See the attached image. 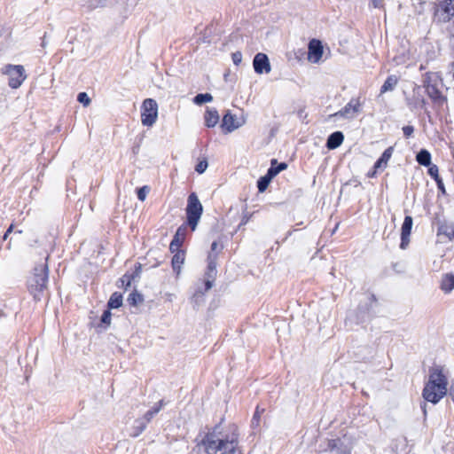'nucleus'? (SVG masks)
Wrapping results in <instances>:
<instances>
[{
  "mask_svg": "<svg viewBox=\"0 0 454 454\" xmlns=\"http://www.w3.org/2000/svg\"><path fill=\"white\" fill-rule=\"evenodd\" d=\"M239 434L235 426L230 427L228 432L215 427L213 432L207 434L202 440V444L207 454H242L239 448Z\"/></svg>",
  "mask_w": 454,
  "mask_h": 454,
  "instance_id": "f257e3e1",
  "label": "nucleus"
},
{
  "mask_svg": "<svg viewBox=\"0 0 454 454\" xmlns=\"http://www.w3.org/2000/svg\"><path fill=\"white\" fill-rule=\"evenodd\" d=\"M448 380L441 366H434L429 370L428 381L423 389L426 401L437 403L448 391Z\"/></svg>",
  "mask_w": 454,
  "mask_h": 454,
  "instance_id": "f03ea898",
  "label": "nucleus"
},
{
  "mask_svg": "<svg viewBox=\"0 0 454 454\" xmlns=\"http://www.w3.org/2000/svg\"><path fill=\"white\" fill-rule=\"evenodd\" d=\"M48 266L46 263H41L35 267L33 275L27 281L30 293L35 300L40 301L47 289Z\"/></svg>",
  "mask_w": 454,
  "mask_h": 454,
  "instance_id": "7ed1b4c3",
  "label": "nucleus"
},
{
  "mask_svg": "<svg viewBox=\"0 0 454 454\" xmlns=\"http://www.w3.org/2000/svg\"><path fill=\"white\" fill-rule=\"evenodd\" d=\"M1 74L8 77V85L12 89L20 88L27 79L26 70L21 65H4L1 68Z\"/></svg>",
  "mask_w": 454,
  "mask_h": 454,
  "instance_id": "20e7f679",
  "label": "nucleus"
},
{
  "mask_svg": "<svg viewBox=\"0 0 454 454\" xmlns=\"http://www.w3.org/2000/svg\"><path fill=\"white\" fill-rule=\"evenodd\" d=\"M203 207L195 193H192L188 197L186 215L187 223L192 231L197 227V224L201 217Z\"/></svg>",
  "mask_w": 454,
  "mask_h": 454,
  "instance_id": "39448f33",
  "label": "nucleus"
},
{
  "mask_svg": "<svg viewBox=\"0 0 454 454\" xmlns=\"http://www.w3.org/2000/svg\"><path fill=\"white\" fill-rule=\"evenodd\" d=\"M158 117V104L153 98H146L142 105L141 121L143 125L153 126Z\"/></svg>",
  "mask_w": 454,
  "mask_h": 454,
  "instance_id": "423d86ee",
  "label": "nucleus"
},
{
  "mask_svg": "<svg viewBox=\"0 0 454 454\" xmlns=\"http://www.w3.org/2000/svg\"><path fill=\"white\" fill-rule=\"evenodd\" d=\"M438 81L441 76L438 74H428L424 81L427 95L435 102L442 103L446 101V98L442 96L438 88Z\"/></svg>",
  "mask_w": 454,
  "mask_h": 454,
  "instance_id": "0eeeda50",
  "label": "nucleus"
},
{
  "mask_svg": "<svg viewBox=\"0 0 454 454\" xmlns=\"http://www.w3.org/2000/svg\"><path fill=\"white\" fill-rule=\"evenodd\" d=\"M165 405L163 400H160L153 409L149 410L142 419L135 421L134 433L131 434L133 437L138 436L146 427V425L153 419V418L162 409Z\"/></svg>",
  "mask_w": 454,
  "mask_h": 454,
  "instance_id": "6e6552de",
  "label": "nucleus"
},
{
  "mask_svg": "<svg viewBox=\"0 0 454 454\" xmlns=\"http://www.w3.org/2000/svg\"><path fill=\"white\" fill-rule=\"evenodd\" d=\"M253 66H254V71L259 74H262L263 73L269 74L271 70L270 63L268 56L266 54L261 53V52L257 53L254 56V60H253Z\"/></svg>",
  "mask_w": 454,
  "mask_h": 454,
  "instance_id": "1a4fd4ad",
  "label": "nucleus"
},
{
  "mask_svg": "<svg viewBox=\"0 0 454 454\" xmlns=\"http://www.w3.org/2000/svg\"><path fill=\"white\" fill-rule=\"evenodd\" d=\"M244 123V118H238L228 111L223 117L222 127L224 128L227 132H232L241 127Z\"/></svg>",
  "mask_w": 454,
  "mask_h": 454,
  "instance_id": "9d476101",
  "label": "nucleus"
},
{
  "mask_svg": "<svg viewBox=\"0 0 454 454\" xmlns=\"http://www.w3.org/2000/svg\"><path fill=\"white\" fill-rule=\"evenodd\" d=\"M440 21L447 22L454 17V0H446L435 12Z\"/></svg>",
  "mask_w": 454,
  "mask_h": 454,
  "instance_id": "9b49d317",
  "label": "nucleus"
},
{
  "mask_svg": "<svg viewBox=\"0 0 454 454\" xmlns=\"http://www.w3.org/2000/svg\"><path fill=\"white\" fill-rule=\"evenodd\" d=\"M413 224V219L410 215L404 217L401 229V244L400 247L405 249L410 242V235Z\"/></svg>",
  "mask_w": 454,
  "mask_h": 454,
  "instance_id": "f8f14e48",
  "label": "nucleus"
},
{
  "mask_svg": "<svg viewBox=\"0 0 454 454\" xmlns=\"http://www.w3.org/2000/svg\"><path fill=\"white\" fill-rule=\"evenodd\" d=\"M360 103L358 99L352 98L343 109L334 114V116L340 115L344 118H354L360 112Z\"/></svg>",
  "mask_w": 454,
  "mask_h": 454,
  "instance_id": "ddd939ff",
  "label": "nucleus"
},
{
  "mask_svg": "<svg viewBox=\"0 0 454 454\" xmlns=\"http://www.w3.org/2000/svg\"><path fill=\"white\" fill-rule=\"evenodd\" d=\"M323 55V46L321 42L312 39L309 43L308 59L312 63H317Z\"/></svg>",
  "mask_w": 454,
  "mask_h": 454,
  "instance_id": "4468645a",
  "label": "nucleus"
},
{
  "mask_svg": "<svg viewBox=\"0 0 454 454\" xmlns=\"http://www.w3.org/2000/svg\"><path fill=\"white\" fill-rule=\"evenodd\" d=\"M441 82L446 90L454 91V62L449 66L448 71L443 76H441Z\"/></svg>",
  "mask_w": 454,
  "mask_h": 454,
  "instance_id": "2eb2a0df",
  "label": "nucleus"
},
{
  "mask_svg": "<svg viewBox=\"0 0 454 454\" xmlns=\"http://www.w3.org/2000/svg\"><path fill=\"white\" fill-rule=\"evenodd\" d=\"M184 232H185V227L181 226L177 229L171 243L169 246V249L172 253L179 250V247L183 244L184 239Z\"/></svg>",
  "mask_w": 454,
  "mask_h": 454,
  "instance_id": "dca6fc26",
  "label": "nucleus"
},
{
  "mask_svg": "<svg viewBox=\"0 0 454 454\" xmlns=\"http://www.w3.org/2000/svg\"><path fill=\"white\" fill-rule=\"evenodd\" d=\"M328 449L331 451H336L337 454H349L350 449L344 445V442L340 439H333L329 441Z\"/></svg>",
  "mask_w": 454,
  "mask_h": 454,
  "instance_id": "f3484780",
  "label": "nucleus"
},
{
  "mask_svg": "<svg viewBox=\"0 0 454 454\" xmlns=\"http://www.w3.org/2000/svg\"><path fill=\"white\" fill-rule=\"evenodd\" d=\"M343 140H344V136H343L342 132L335 131L328 137L327 142H326V146L328 149H331V150L336 149L342 144Z\"/></svg>",
  "mask_w": 454,
  "mask_h": 454,
  "instance_id": "a211bd4d",
  "label": "nucleus"
},
{
  "mask_svg": "<svg viewBox=\"0 0 454 454\" xmlns=\"http://www.w3.org/2000/svg\"><path fill=\"white\" fill-rule=\"evenodd\" d=\"M204 120L207 127H215L219 121L218 112L215 109L207 108L204 115Z\"/></svg>",
  "mask_w": 454,
  "mask_h": 454,
  "instance_id": "6ab92c4d",
  "label": "nucleus"
},
{
  "mask_svg": "<svg viewBox=\"0 0 454 454\" xmlns=\"http://www.w3.org/2000/svg\"><path fill=\"white\" fill-rule=\"evenodd\" d=\"M441 288L444 293H450L454 289V275L452 273L442 276Z\"/></svg>",
  "mask_w": 454,
  "mask_h": 454,
  "instance_id": "aec40b11",
  "label": "nucleus"
},
{
  "mask_svg": "<svg viewBox=\"0 0 454 454\" xmlns=\"http://www.w3.org/2000/svg\"><path fill=\"white\" fill-rule=\"evenodd\" d=\"M287 168V164L286 162H281L278 164V160L276 159L271 160L270 168L268 169L270 176H276L279 172L285 170Z\"/></svg>",
  "mask_w": 454,
  "mask_h": 454,
  "instance_id": "412c9836",
  "label": "nucleus"
},
{
  "mask_svg": "<svg viewBox=\"0 0 454 454\" xmlns=\"http://www.w3.org/2000/svg\"><path fill=\"white\" fill-rule=\"evenodd\" d=\"M416 159L417 161L422 166L429 167L431 164V154L426 149L420 150L418 153Z\"/></svg>",
  "mask_w": 454,
  "mask_h": 454,
  "instance_id": "4be33fe9",
  "label": "nucleus"
},
{
  "mask_svg": "<svg viewBox=\"0 0 454 454\" xmlns=\"http://www.w3.org/2000/svg\"><path fill=\"white\" fill-rule=\"evenodd\" d=\"M206 274L208 278L212 279H214L216 275L215 256H214L212 253L208 254V266Z\"/></svg>",
  "mask_w": 454,
  "mask_h": 454,
  "instance_id": "5701e85b",
  "label": "nucleus"
},
{
  "mask_svg": "<svg viewBox=\"0 0 454 454\" xmlns=\"http://www.w3.org/2000/svg\"><path fill=\"white\" fill-rule=\"evenodd\" d=\"M397 82H398V79H397V77L395 75L388 76L387 78V80L385 81L384 84L382 85V87L380 89V92L384 93V92H387L388 90H394V88L397 84Z\"/></svg>",
  "mask_w": 454,
  "mask_h": 454,
  "instance_id": "b1692460",
  "label": "nucleus"
},
{
  "mask_svg": "<svg viewBox=\"0 0 454 454\" xmlns=\"http://www.w3.org/2000/svg\"><path fill=\"white\" fill-rule=\"evenodd\" d=\"M272 178L273 176H270L269 172H267V174L264 176L260 177L259 180L257 181L258 191L260 192H263L269 186Z\"/></svg>",
  "mask_w": 454,
  "mask_h": 454,
  "instance_id": "393cba45",
  "label": "nucleus"
},
{
  "mask_svg": "<svg viewBox=\"0 0 454 454\" xmlns=\"http://www.w3.org/2000/svg\"><path fill=\"white\" fill-rule=\"evenodd\" d=\"M122 304V296L119 293H114L109 301H108V307L109 309H117L121 307Z\"/></svg>",
  "mask_w": 454,
  "mask_h": 454,
  "instance_id": "a878e982",
  "label": "nucleus"
},
{
  "mask_svg": "<svg viewBox=\"0 0 454 454\" xmlns=\"http://www.w3.org/2000/svg\"><path fill=\"white\" fill-rule=\"evenodd\" d=\"M176 253L175 254V255L173 256L172 258V266H173V269L176 270V269H180L181 267V264L184 263V251H176Z\"/></svg>",
  "mask_w": 454,
  "mask_h": 454,
  "instance_id": "bb28decb",
  "label": "nucleus"
},
{
  "mask_svg": "<svg viewBox=\"0 0 454 454\" xmlns=\"http://www.w3.org/2000/svg\"><path fill=\"white\" fill-rule=\"evenodd\" d=\"M213 100V97L209 93L205 94H198L194 98L193 102L197 105H202L207 102H210Z\"/></svg>",
  "mask_w": 454,
  "mask_h": 454,
  "instance_id": "cd10ccee",
  "label": "nucleus"
},
{
  "mask_svg": "<svg viewBox=\"0 0 454 454\" xmlns=\"http://www.w3.org/2000/svg\"><path fill=\"white\" fill-rule=\"evenodd\" d=\"M144 301L143 296L138 293H132L128 298V301L130 305L137 306L142 303Z\"/></svg>",
  "mask_w": 454,
  "mask_h": 454,
  "instance_id": "c85d7f7f",
  "label": "nucleus"
},
{
  "mask_svg": "<svg viewBox=\"0 0 454 454\" xmlns=\"http://www.w3.org/2000/svg\"><path fill=\"white\" fill-rule=\"evenodd\" d=\"M111 3H112L111 0H91L90 3V7L92 9L104 7Z\"/></svg>",
  "mask_w": 454,
  "mask_h": 454,
  "instance_id": "c756f323",
  "label": "nucleus"
},
{
  "mask_svg": "<svg viewBox=\"0 0 454 454\" xmlns=\"http://www.w3.org/2000/svg\"><path fill=\"white\" fill-rule=\"evenodd\" d=\"M77 100L84 106H88L90 104V98L85 92H80L77 96Z\"/></svg>",
  "mask_w": 454,
  "mask_h": 454,
  "instance_id": "7c9ffc66",
  "label": "nucleus"
},
{
  "mask_svg": "<svg viewBox=\"0 0 454 454\" xmlns=\"http://www.w3.org/2000/svg\"><path fill=\"white\" fill-rule=\"evenodd\" d=\"M150 189L148 186H143L137 190V198L144 201L149 192Z\"/></svg>",
  "mask_w": 454,
  "mask_h": 454,
  "instance_id": "2f4dec72",
  "label": "nucleus"
},
{
  "mask_svg": "<svg viewBox=\"0 0 454 454\" xmlns=\"http://www.w3.org/2000/svg\"><path fill=\"white\" fill-rule=\"evenodd\" d=\"M392 152H393V148L392 147H388L387 149H386L384 151V153H382L380 159L381 160L384 161V165H387V161L389 160V159L391 158V155H392Z\"/></svg>",
  "mask_w": 454,
  "mask_h": 454,
  "instance_id": "473e14b6",
  "label": "nucleus"
},
{
  "mask_svg": "<svg viewBox=\"0 0 454 454\" xmlns=\"http://www.w3.org/2000/svg\"><path fill=\"white\" fill-rule=\"evenodd\" d=\"M207 168V161L206 160H200L195 167V170L199 174H202L206 171Z\"/></svg>",
  "mask_w": 454,
  "mask_h": 454,
  "instance_id": "72a5a7b5",
  "label": "nucleus"
},
{
  "mask_svg": "<svg viewBox=\"0 0 454 454\" xmlns=\"http://www.w3.org/2000/svg\"><path fill=\"white\" fill-rule=\"evenodd\" d=\"M111 316L112 314L110 310H105L101 316V322L106 325H109L111 323Z\"/></svg>",
  "mask_w": 454,
  "mask_h": 454,
  "instance_id": "f704fd0d",
  "label": "nucleus"
},
{
  "mask_svg": "<svg viewBox=\"0 0 454 454\" xmlns=\"http://www.w3.org/2000/svg\"><path fill=\"white\" fill-rule=\"evenodd\" d=\"M231 58H232L233 63L238 66L242 61V53L240 51H236V52L232 53Z\"/></svg>",
  "mask_w": 454,
  "mask_h": 454,
  "instance_id": "c9c22d12",
  "label": "nucleus"
},
{
  "mask_svg": "<svg viewBox=\"0 0 454 454\" xmlns=\"http://www.w3.org/2000/svg\"><path fill=\"white\" fill-rule=\"evenodd\" d=\"M141 271H142V266H141V264H138L137 266H136L135 271L132 274H129L130 277H132V281H135L136 279L140 278Z\"/></svg>",
  "mask_w": 454,
  "mask_h": 454,
  "instance_id": "e433bc0d",
  "label": "nucleus"
},
{
  "mask_svg": "<svg viewBox=\"0 0 454 454\" xmlns=\"http://www.w3.org/2000/svg\"><path fill=\"white\" fill-rule=\"evenodd\" d=\"M428 173L431 176H433L435 180L439 179L438 176V168L436 165H433L429 168Z\"/></svg>",
  "mask_w": 454,
  "mask_h": 454,
  "instance_id": "4c0bfd02",
  "label": "nucleus"
},
{
  "mask_svg": "<svg viewBox=\"0 0 454 454\" xmlns=\"http://www.w3.org/2000/svg\"><path fill=\"white\" fill-rule=\"evenodd\" d=\"M442 231L443 234L448 236L450 239H452L454 237V228L453 227H445L443 230V227H442Z\"/></svg>",
  "mask_w": 454,
  "mask_h": 454,
  "instance_id": "58836bf2",
  "label": "nucleus"
},
{
  "mask_svg": "<svg viewBox=\"0 0 454 454\" xmlns=\"http://www.w3.org/2000/svg\"><path fill=\"white\" fill-rule=\"evenodd\" d=\"M121 284L122 285H125L127 286H130L131 282H132V277H130L129 274L126 273L122 276V278H121Z\"/></svg>",
  "mask_w": 454,
  "mask_h": 454,
  "instance_id": "ea45409f",
  "label": "nucleus"
},
{
  "mask_svg": "<svg viewBox=\"0 0 454 454\" xmlns=\"http://www.w3.org/2000/svg\"><path fill=\"white\" fill-rule=\"evenodd\" d=\"M403 135L406 137H410L413 132H414V128L412 126H404L403 128Z\"/></svg>",
  "mask_w": 454,
  "mask_h": 454,
  "instance_id": "a19ab883",
  "label": "nucleus"
},
{
  "mask_svg": "<svg viewBox=\"0 0 454 454\" xmlns=\"http://www.w3.org/2000/svg\"><path fill=\"white\" fill-rule=\"evenodd\" d=\"M386 165H384V161L381 160V159L380 158L376 162H375V165H374V168L375 170L379 169V168H385ZM375 172L374 171L372 174V176H373L375 175Z\"/></svg>",
  "mask_w": 454,
  "mask_h": 454,
  "instance_id": "79ce46f5",
  "label": "nucleus"
},
{
  "mask_svg": "<svg viewBox=\"0 0 454 454\" xmlns=\"http://www.w3.org/2000/svg\"><path fill=\"white\" fill-rule=\"evenodd\" d=\"M371 5L373 8H382L383 7V0H371Z\"/></svg>",
  "mask_w": 454,
  "mask_h": 454,
  "instance_id": "37998d69",
  "label": "nucleus"
},
{
  "mask_svg": "<svg viewBox=\"0 0 454 454\" xmlns=\"http://www.w3.org/2000/svg\"><path fill=\"white\" fill-rule=\"evenodd\" d=\"M13 230H14V225L11 224L9 226V228L7 229V231H5V233H4V237H3V239L6 240L8 239L9 235L13 231Z\"/></svg>",
  "mask_w": 454,
  "mask_h": 454,
  "instance_id": "c03bdc74",
  "label": "nucleus"
},
{
  "mask_svg": "<svg viewBox=\"0 0 454 454\" xmlns=\"http://www.w3.org/2000/svg\"><path fill=\"white\" fill-rule=\"evenodd\" d=\"M205 286H206V291H208L209 289H211L213 286V279L207 278V279L205 282Z\"/></svg>",
  "mask_w": 454,
  "mask_h": 454,
  "instance_id": "a18cd8bd",
  "label": "nucleus"
},
{
  "mask_svg": "<svg viewBox=\"0 0 454 454\" xmlns=\"http://www.w3.org/2000/svg\"><path fill=\"white\" fill-rule=\"evenodd\" d=\"M217 247H218V243L216 241H214L212 244H211V252H214L217 249Z\"/></svg>",
  "mask_w": 454,
  "mask_h": 454,
  "instance_id": "49530a36",
  "label": "nucleus"
},
{
  "mask_svg": "<svg viewBox=\"0 0 454 454\" xmlns=\"http://www.w3.org/2000/svg\"><path fill=\"white\" fill-rule=\"evenodd\" d=\"M450 395L454 402V383L451 385V387L450 388Z\"/></svg>",
  "mask_w": 454,
  "mask_h": 454,
  "instance_id": "de8ad7c7",
  "label": "nucleus"
},
{
  "mask_svg": "<svg viewBox=\"0 0 454 454\" xmlns=\"http://www.w3.org/2000/svg\"><path fill=\"white\" fill-rule=\"evenodd\" d=\"M437 182V184H438V187L442 190V191H444V188H443V184H442V182L441 179H437L435 180Z\"/></svg>",
  "mask_w": 454,
  "mask_h": 454,
  "instance_id": "09e8293b",
  "label": "nucleus"
},
{
  "mask_svg": "<svg viewBox=\"0 0 454 454\" xmlns=\"http://www.w3.org/2000/svg\"><path fill=\"white\" fill-rule=\"evenodd\" d=\"M258 419H259V411L257 410L256 412L254 413V418H253V423L256 420L258 421Z\"/></svg>",
  "mask_w": 454,
  "mask_h": 454,
  "instance_id": "8fccbe9b",
  "label": "nucleus"
},
{
  "mask_svg": "<svg viewBox=\"0 0 454 454\" xmlns=\"http://www.w3.org/2000/svg\"><path fill=\"white\" fill-rule=\"evenodd\" d=\"M247 223V218H244L241 222V224H246Z\"/></svg>",
  "mask_w": 454,
  "mask_h": 454,
  "instance_id": "3c124183",
  "label": "nucleus"
},
{
  "mask_svg": "<svg viewBox=\"0 0 454 454\" xmlns=\"http://www.w3.org/2000/svg\"><path fill=\"white\" fill-rule=\"evenodd\" d=\"M4 316V313L2 310H0V318L3 317Z\"/></svg>",
  "mask_w": 454,
  "mask_h": 454,
  "instance_id": "603ef678",
  "label": "nucleus"
},
{
  "mask_svg": "<svg viewBox=\"0 0 454 454\" xmlns=\"http://www.w3.org/2000/svg\"><path fill=\"white\" fill-rule=\"evenodd\" d=\"M15 233L20 234V233H22V231L21 230H18V231H15Z\"/></svg>",
  "mask_w": 454,
  "mask_h": 454,
  "instance_id": "864d4df0",
  "label": "nucleus"
},
{
  "mask_svg": "<svg viewBox=\"0 0 454 454\" xmlns=\"http://www.w3.org/2000/svg\"><path fill=\"white\" fill-rule=\"evenodd\" d=\"M425 406H426V405H424V406H423V410H424V413L426 414V413H427V411H426V409H425Z\"/></svg>",
  "mask_w": 454,
  "mask_h": 454,
  "instance_id": "5fc2aeb1",
  "label": "nucleus"
}]
</instances>
